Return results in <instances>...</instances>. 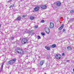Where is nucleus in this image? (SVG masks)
Wrapping results in <instances>:
<instances>
[{"mask_svg":"<svg viewBox=\"0 0 74 74\" xmlns=\"http://www.w3.org/2000/svg\"><path fill=\"white\" fill-rule=\"evenodd\" d=\"M26 16H27L26 15H24L23 16V18H25V17H26Z\"/></svg>","mask_w":74,"mask_h":74,"instance_id":"21","label":"nucleus"},{"mask_svg":"<svg viewBox=\"0 0 74 74\" xmlns=\"http://www.w3.org/2000/svg\"><path fill=\"white\" fill-rule=\"evenodd\" d=\"M67 49L68 51H71L72 49V48L70 46H68L67 47Z\"/></svg>","mask_w":74,"mask_h":74,"instance_id":"7","label":"nucleus"},{"mask_svg":"<svg viewBox=\"0 0 74 74\" xmlns=\"http://www.w3.org/2000/svg\"><path fill=\"white\" fill-rule=\"evenodd\" d=\"M44 63V61L42 60V61H41L40 62V64L41 66H42V65H43V64Z\"/></svg>","mask_w":74,"mask_h":74,"instance_id":"11","label":"nucleus"},{"mask_svg":"<svg viewBox=\"0 0 74 74\" xmlns=\"http://www.w3.org/2000/svg\"><path fill=\"white\" fill-rule=\"evenodd\" d=\"M45 31L46 32V33L47 34H49V33H50V31H47L46 30V29H45Z\"/></svg>","mask_w":74,"mask_h":74,"instance_id":"13","label":"nucleus"},{"mask_svg":"<svg viewBox=\"0 0 74 74\" xmlns=\"http://www.w3.org/2000/svg\"><path fill=\"white\" fill-rule=\"evenodd\" d=\"M17 52L19 54H23V53H24L23 51V50L19 47L17 48Z\"/></svg>","mask_w":74,"mask_h":74,"instance_id":"1","label":"nucleus"},{"mask_svg":"<svg viewBox=\"0 0 74 74\" xmlns=\"http://www.w3.org/2000/svg\"><path fill=\"white\" fill-rule=\"evenodd\" d=\"M29 69H30V68H29Z\"/></svg>","mask_w":74,"mask_h":74,"instance_id":"44","label":"nucleus"},{"mask_svg":"<svg viewBox=\"0 0 74 74\" xmlns=\"http://www.w3.org/2000/svg\"><path fill=\"white\" fill-rule=\"evenodd\" d=\"M3 71V69H1V70H0V73H1L2 71Z\"/></svg>","mask_w":74,"mask_h":74,"instance_id":"26","label":"nucleus"},{"mask_svg":"<svg viewBox=\"0 0 74 74\" xmlns=\"http://www.w3.org/2000/svg\"><path fill=\"white\" fill-rule=\"evenodd\" d=\"M70 13H71V14H74V10H71V11L70 12Z\"/></svg>","mask_w":74,"mask_h":74,"instance_id":"20","label":"nucleus"},{"mask_svg":"<svg viewBox=\"0 0 74 74\" xmlns=\"http://www.w3.org/2000/svg\"><path fill=\"white\" fill-rule=\"evenodd\" d=\"M70 62V60H67L66 61V62Z\"/></svg>","mask_w":74,"mask_h":74,"instance_id":"34","label":"nucleus"},{"mask_svg":"<svg viewBox=\"0 0 74 74\" xmlns=\"http://www.w3.org/2000/svg\"><path fill=\"white\" fill-rule=\"evenodd\" d=\"M73 71L74 72V69H73Z\"/></svg>","mask_w":74,"mask_h":74,"instance_id":"41","label":"nucleus"},{"mask_svg":"<svg viewBox=\"0 0 74 74\" xmlns=\"http://www.w3.org/2000/svg\"><path fill=\"white\" fill-rule=\"evenodd\" d=\"M45 48L47 49V50H49L50 49V47H48L47 46L45 47Z\"/></svg>","mask_w":74,"mask_h":74,"instance_id":"18","label":"nucleus"},{"mask_svg":"<svg viewBox=\"0 0 74 74\" xmlns=\"http://www.w3.org/2000/svg\"><path fill=\"white\" fill-rule=\"evenodd\" d=\"M70 20H71V21H74V19H73V18H71Z\"/></svg>","mask_w":74,"mask_h":74,"instance_id":"28","label":"nucleus"},{"mask_svg":"<svg viewBox=\"0 0 74 74\" xmlns=\"http://www.w3.org/2000/svg\"><path fill=\"white\" fill-rule=\"evenodd\" d=\"M21 1H23V0H20Z\"/></svg>","mask_w":74,"mask_h":74,"instance_id":"42","label":"nucleus"},{"mask_svg":"<svg viewBox=\"0 0 74 74\" xmlns=\"http://www.w3.org/2000/svg\"><path fill=\"white\" fill-rule=\"evenodd\" d=\"M65 32V29H63V32Z\"/></svg>","mask_w":74,"mask_h":74,"instance_id":"36","label":"nucleus"},{"mask_svg":"<svg viewBox=\"0 0 74 74\" xmlns=\"http://www.w3.org/2000/svg\"><path fill=\"white\" fill-rule=\"evenodd\" d=\"M13 39H14V37H12L11 40H13Z\"/></svg>","mask_w":74,"mask_h":74,"instance_id":"27","label":"nucleus"},{"mask_svg":"<svg viewBox=\"0 0 74 74\" xmlns=\"http://www.w3.org/2000/svg\"><path fill=\"white\" fill-rule=\"evenodd\" d=\"M62 56H64V53H63L62 54Z\"/></svg>","mask_w":74,"mask_h":74,"instance_id":"33","label":"nucleus"},{"mask_svg":"<svg viewBox=\"0 0 74 74\" xmlns=\"http://www.w3.org/2000/svg\"><path fill=\"white\" fill-rule=\"evenodd\" d=\"M29 34H30L31 35H33V34H34V33L32 32V31H31L29 32Z\"/></svg>","mask_w":74,"mask_h":74,"instance_id":"17","label":"nucleus"},{"mask_svg":"<svg viewBox=\"0 0 74 74\" xmlns=\"http://www.w3.org/2000/svg\"><path fill=\"white\" fill-rule=\"evenodd\" d=\"M38 58H40V56H39Z\"/></svg>","mask_w":74,"mask_h":74,"instance_id":"38","label":"nucleus"},{"mask_svg":"<svg viewBox=\"0 0 74 74\" xmlns=\"http://www.w3.org/2000/svg\"><path fill=\"white\" fill-rule=\"evenodd\" d=\"M21 17L20 16L18 17L16 19V21H21Z\"/></svg>","mask_w":74,"mask_h":74,"instance_id":"12","label":"nucleus"},{"mask_svg":"<svg viewBox=\"0 0 74 74\" xmlns=\"http://www.w3.org/2000/svg\"><path fill=\"white\" fill-rule=\"evenodd\" d=\"M56 58L58 59H60V56L58 54L56 56Z\"/></svg>","mask_w":74,"mask_h":74,"instance_id":"8","label":"nucleus"},{"mask_svg":"<svg viewBox=\"0 0 74 74\" xmlns=\"http://www.w3.org/2000/svg\"><path fill=\"white\" fill-rule=\"evenodd\" d=\"M30 18L31 20H33L34 18H36V17H35L31 16L30 17Z\"/></svg>","mask_w":74,"mask_h":74,"instance_id":"15","label":"nucleus"},{"mask_svg":"<svg viewBox=\"0 0 74 74\" xmlns=\"http://www.w3.org/2000/svg\"><path fill=\"white\" fill-rule=\"evenodd\" d=\"M39 8L38 6H36L34 8V10L35 11H38L39 10Z\"/></svg>","mask_w":74,"mask_h":74,"instance_id":"6","label":"nucleus"},{"mask_svg":"<svg viewBox=\"0 0 74 74\" xmlns=\"http://www.w3.org/2000/svg\"><path fill=\"white\" fill-rule=\"evenodd\" d=\"M8 63L9 64H13V63H14V62H13L12 60H10L9 61H8Z\"/></svg>","mask_w":74,"mask_h":74,"instance_id":"10","label":"nucleus"},{"mask_svg":"<svg viewBox=\"0 0 74 74\" xmlns=\"http://www.w3.org/2000/svg\"><path fill=\"white\" fill-rule=\"evenodd\" d=\"M12 1V0H10L9 1H8V2L9 3H10V2H11V1Z\"/></svg>","mask_w":74,"mask_h":74,"instance_id":"29","label":"nucleus"},{"mask_svg":"<svg viewBox=\"0 0 74 74\" xmlns=\"http://www.w3.org/2000/svg\"><path fill=\"white\" fill-rule=\"evenodd\" d=\"M46 66L47 67H48L49 65H48V64H46Z\"/></svg>","mask_w":74,"mask_h":74,"instance_id":"30","label":"nucleus"},{"mask_svg":"<svg viewBox=\"0 0 74 74\" xmlns=\"http://www.w3.org/2000/svg\"><path fill=\"white\" fill-rule=\"evenodd\" d=\"M3 65H2L1 66V69H3Z\"/></svg>","mask_w":74,"mask_h":74,"instance_id":"32","label":"nucleus"},{"mask_svg":"<svg viewBox=\"0 0 74 74\" xmlns=\"http://www.w3.org/2000/svg\"><path fill=\"white\" fill-rule=\"evenodd\" d=\"M63 27H64V24H62L61 26V27H60L58 29L59 30H61V29H62L63 28Z\"/></svg>","mask_w":74,"mask_h":74,"instance_id":"9","label":"nucleus"},{"mask_svg":"<svg viewBox=\"0 0 74 74\" xmlns=\"http://www.w3.org/2000/svg\"><path fill=\"white\" fill-rule=\"evenodd\" d=\"M49 27L51 29L53 28L54 27V24L52 22H50V23Z\"/></svg>","mask_w":74,"mask_h":74,"instance_id":"3","label":"nucleus"},{"mask_svg":"<svg viewBox=\"0 0 74 74\" xmlns=\"http://www.w3.org/2000/svg\"><path fill=\"white\" fill-rule=\"evenodd\" d=\"M15 36L16 37H18V35H15Z\"/></svg>","mask_w":74,"mask_h":74,"instance_id":"35","label":"nucleus"},{"mask_svg":"<svg viewBox=\"0 0 74 74\" xmlns=\"http://www.w3.org/2000/svg\"><path fill=\"white\" fill-rule=\"evenodd\" d=\"M3 65H4V64L3 63L2 65L3 66Z\"/></svg>","mask_w":74,"mask_h":74,"instance_id":"37","label":"nucleus"},{"mask_svg":"<svg viewBox=\"0 0 74 74\" xmlns=\"http://www.w3.org/2000/svg\"><path fill=\"white\" fill-rule=\"evenodd\" d=\"M12 5H13V7H14V4Z\"/></svg>","mask_w":74,"mask_h":74,"instance_id":"40","label":"nucleus"},{"mask_svg":"<svg viewBox=\"0 0 74 74\" xmlns=\"http://www.w3.org/2000/svg\"><path fill=\"white\" fill-rule=\"evenodd\" d=\"M45 30H47V31H50L49 30V29L47 27H46L45 28Z\"/></svg>","mask_w":74,"mask_h":74,"instance_id":"19","label":"nucleus"},{"mask_svg":"<svg viewBox=\"0 0 74 74\" xmlns=\"http://www.w3.org/2000/svg\"><path fill=\"white\" fill-rule=\"evenodd\" d=\"M35 28H37V27H38V26H37V25H35Z\"/></svg>","mask_w":74,"mask_h":74,"instance_id":"31","label":"nucleus"},{"mask_svg":"<svg viewBox=\"0 0 74 74\" xmlns=\"http://www.w3.org/2000/svg\"><path fill=\"white\" fill-rule=\"evenodd\" d=\"M16 58H14L12 59V61H13V63H14L15 62V61H16Z\"/></svg>","mask_w":74,"mask_h":74,"instance_id":"16","label":"nucleus"},{"mask_svg":"<svg viewBox=\"0 0 74 74\" xmlns=\"http://www.w3.org/2000/svg\"><path fill=\"white\" fill-rule=\"evenodd\" d=\"M28 41L27 39L24 38L21 40V42L23 44H26V42H27Z\"/></svg>","mask_w":74,"mask_h":74,"instance_id":"2","label":"nucleus"},{"mask_svg":"<svg viewBox=\"0 0 74 74\" xmlns=\"http://www.w3.org/2000/svg\"><path fill=\"white\" fill-rule=\"evenodd\" d=\"M41 8L42 9H45L47 8V6L46 5H42L41 6Z\"/></svg>","mask_w":74,"mask_h":74,"instance_id":"5","label":"nucleus"},{"mask_svg":"<svg viewBox=\"0 0 74 74\" xmlns=\"http://www.w3.org/2000/svg\"><path fill=\"white\" fill-rule=\"evenodd\" d=\"M41 34L42 35V36H45V34L43 32L41 33Z\"/></svg>","mask_w":74,"mask_h":74,"instance_id":"23","label":"nucleus"},{"mask_svg":"<svg viewBox=\"0 0 74 74\" xmlns=\"http://www.w3.org/2000/svg\"><path fill=\"white\" fill-rule=\"evenodd\" d=\"M45 74H46V73H45Z\"/></svg>","mask_w":74,"mask_h":74,"instance_id":"43","label":"nucleus"},{"mask_svg":"<svg viewBox=\"0 0 74 74\" xmlns=\"http://www.w3.org/2000/svg\"><path fill=\"white\" fill-rule=\"evenodd\" d=\"M41 22L42 23H44V22H45V21H44V20H42L41 21Z\"/></svg>","mask_w":74,"mask_h":74,"instance_id":"22","label":"nucleus"},{"mask_svg":"<svg viewBox=\"0 0 74 74\" xmlns=\"http://www.w3.org/2000/svg\"><path fill=\"white\" fill-rule=\"evenodd\" d=\"M50 47H51V48H55V47H56V45L54 44L52 45H51Z\"/></svg>","mask_w":74,"mask_h":74,"instance_id":"14","label":"nucleus"},{"mask_svg":"<svg viewBox=\"0 0 74 74\" xmlns=\"http://www.w3.org/2000/svg\"><path fill=\"white\" fill-rule=\"evenodd\" d=\"M1 28V24H0V28Z\"/></svg>","mask_w":74,"mask_h":74,"instance_id":"39","label":"nucleus"},{"mask_svg":"<svg viewBox=\"0 0 74 74\" xmlns=\"http://www.w3.org/2000/svg\"><path fill=\"white\" fill-rule=\"evenodd\" d=\"M56 5H57V6H60V5H61V2H60V1H57V2L56 3Z\"/></svg>","mask_w":74,"mask_h":74,"instance_id":"4","label":"nucleus"},{"mask_svg":"<svg viewBox=\"0 0 74 74\" xmlns=\"http://www.w3.org/2000/svg\"><path fill=\"white\" fill-rule=\"evenodd\" d=\"M38 39H41V37L40 36H38Z\"/></svg>","mask_w":74,"mask_h":74,"instance_id":"25","label":"nucleus"},{"mask_svg":"<svg viewBox=\"0 0 74 74\" xmlns=\"http://www.w3.org/2000/svg\"><path fill=\"white\" fill-rule=\"evenodd\" d=\"M13 7H14V6H13V5H12L10 6L9 8H13Z\"/></svg>","mask_w":74,"mask_h":74,"instance_id":"24","label":"nucleus"}]
</instances>
